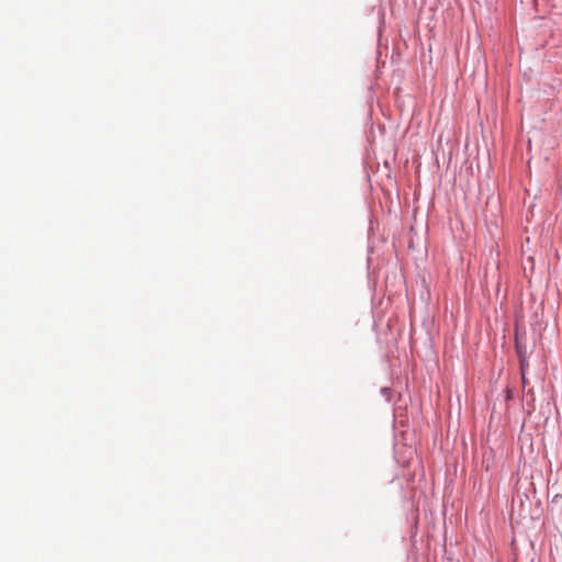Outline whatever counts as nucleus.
I'll use <instances>...</instances> for the list:
<instances>
[{"instance_id":"obj_2","label":"nucleus","mask_w":562,"mask_h":562,"mask_svg":"<svg viewBox=\"0 0 562 562\" xmlns=\"http://www.w3.org/2000/svg\"><path fill=\"white\" fill-rule=\"evenodd\" d=\"M521 379H522V384L525 385L527 383L526 372L525 373L521 372Z\"/></svg>"},{"instance_id":"obj_1","label":"nucleus","mask_w":562,"mask_h":562,"mask_svg":"<svg viewBox=\"0 0 562 562\" xmlns=\"http://www.w3.org/2000/svg\"><path fill=\"white\" fill-rule=\"evenodd\" d=\"M515 342H516V351H517V355H518V358H519L520 371L522 373H525V370H526V368L528 366V362H527V347H526V345L522 344L521 336L519 335L518 331L516 333Z\"/></svg>"}]
</instances>
